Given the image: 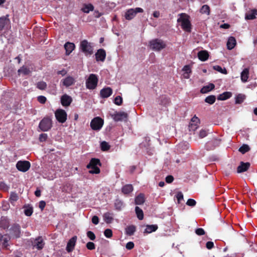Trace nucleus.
<instances>
[{"instance_id":"obj_5","label":"nucleus","mask_w":257,"mask_h":257,"mask_svg":"<svg viewBox=\"0 0 257 257\" xmlns=\"http://www.w3.org/2000/svg\"><path fill=\"white\" fill-rule=\"evenodd\" d=\"M98 79L96 75L91 74L86 80V87L89 89H94L97 84Z\"/></svg>"},{"instance_id":"obj_23","label":"nucleus","mask_w":257,"mask_h":257,"mask_svg":"<svg viewBox=\"0 0 257 257\" xmlns=\"http://www.w3.org/2000/svg\"><path fill=\"white\" fill-rule=\"evenodd\" d=\"M236 45V40L233 37H230L229 38L228 41L227 42V48L229 50L232 49Z\"/></svg>"},{"instance_id":"obj_59","label":"nucleus","mask_w":257,"mask_h":257,"mask_svg":"<svg viewBox=\"0 0 257 257\" xmlns=\"http://www.w3.org/2000/svg\"><path fill=\"white\" fill-rule=\"evenodd\" d=\"M125 247L127 249H131L134 248V243L133 242L130 241L126 243Z\"/></svg>"},{"instance_id":"obj_18","label":"nucleus","mask_w":257,"mask_h":257,"mask_svg":"<svg viewBox=\"0 0 257 257\" xmlns=\"http://www.w3.org/2000/svg\"><path fill=\"white\" fill-rule=\"evenodd\" d=\"M75 46L74 43L67 42L64 45V48L66 50V55H69L74 49Z\"/></svg>"},{"instance_id":"obj_26","label":"nucleus","mask_w":257,"mask_h":257,"mask_svg":"<svg viewBox=\"0 0 257 257\" xmlns=\"http://www.w3.org/2000/svg\"><path fill=\"white\" fill-rule=\"evenodd\" d=\"M182 70L184 71V73L183 74L184 78L188 79L190 77V73H191L190 66L188 65L185 66Z\"/></svg>"},{"instance_id":"obj_53","label":"nucleus","mask_w":257,"mask_h":257,"mask_svg":"<svg viewBox=\"0 0 257 257\" xmlns=\"http://www.w3.org/2000/svg\"><path fill=\"white\" fill-rule=\"evenodd\" d=\"M87 236L90 238V239L93 240L95 238V235L94 233L91 231H88L87 232Z\"/></svg>"},{"instance_id":"obj_15","label":"nucleus","mask_w":257,"mask_h":257,"mask_svg":"<svg viewBox=\"0 0 257 257\" xmlns=\"http://www.w3.org/2000/svg\"><path fill=\"white\" fill-rule=\"evenodd\" d=\"M76 239L77 237L75 236L69 240L66 247L68 252H71L73 249L76 243Z\"/></svg>"},{"instance_id":"obj_62","label":"nucleus","mask_w":257,"mask_h":257,"mask_svg":"<svg viewBox=\"0 0 257 257\" xmlns=\"http://www.w3.org/2000/svg\"><path fill=\"white\" fill-rule=\"evenodd\" d=\"M92 222L94 224H97L99 222V218L97 216H93L92 218Z\"/></svg>"},{"instance_id":"obj_43","label":"nucleus","mask_w":257,"mask_h":257,"mask_svg":"<svg viewBox=\"0 0 257 257\" xmlns=\"http://www.w3.org/2000/svg\"><path fill=\"white\" fill-rule=\"evenodd\" d=\"M110 148L109 145L106 142H102L101 143V148L103 151L108 150Z\"/></svg>"},{"instance_id":"obj_52","label":"nucleus","mask_w":257,"mask_h":257,"mask_svg":"<svg viewBox=\"0 0 257 257\" xmlns=\"http://www.w3.org/2000/svg\"><path fill=\"white\" fill-rule=\"evenodd\" d=\"M196 203L195 200L193 199H189L186 202V204L190 206H194Z\"/></svg>"},{"instance_id":"obj_22","label":"nucleus","mask_w":257,"mask_h":257,"mask_svg":"<svg viewBox=\"0 0 257 257\" xmlns=\"http://www.w3.org/2000/svg\"><path fill=\"white\" fill-rule=\"evenodd\" d=\"M249 75V69L245 68L241 73L240 78L242 82H246L247 81Z\"/></svg>"},{"instance_id":"obj_32","label":"nucleus","mask_w":257,"mask_h":257,"mask_svg":"<svg viewBox=\"0 0 257 257\" xmlns=\"http://www.w3.org/2000/svg\"><path fill=\"white\" fill-rule=\"evenodd\" d=\"M256 15H257V11L253 10L250 13L246 15L245 19L247 20H253L255 18Z\"/></svg>"},{"instance_id":"obj_21","label":"nucleus","mask_w":257,"mask_h":257,"mask_svg":"<svg viewBox=\"0 0 257 257\" xmlns=\"http://www.w3.org/2000/svg\"><path fill=\"white\" fill-rule=\"evenodd\" d=\"M158 228V225L156 224L147 225L146 226V228L144 231V233H151L153 232L156 231Z\"/></svg>"},{"instance_id":"obj_29","label":"nucleus","mask_w":257,"mask_h":257,"mask_svg":"<svg viewBox=\"0 0 257 257\" xmlns=\"http://www.w3.org/2000/svg\"><path fill=\"white\" fill-rule=\"evenodd\" d=\"M133 190V186L131 184H127L124 186L122 188V192L125 194L131 192Z\"/></svg>"},{"instance_id":"obj_60","label":"nucleus","mask_w":257,"mask_h":257,"mask_svg":"<svg viewBox=\"0 0 257 257\" xmlns=\"http://www.w3.org/2000/svg\"><path fill=\"white\" fill-rule=\"evenodd\" d=\"M206 246L208 249H211L214 246V243L212 241H208L206 242Z\"/></svg>"},{"instance_id":"obj_41","label":"nucleus","mask_w":257,"mask_h":257,"mask_svg":"<svg viewBox=\"0 0 257 257\" xmlns=\"http://www.w3.org/2000/svg\"><path fill=\"white\" fill-rule=\"evenodd\" d=\"M136 230V228L134 226H128L126 229V232L127 234L132 235Z\"/></svg>"},{"instance_id":"obj_48","label":"nucleus","mask_w":257,"mask_h":257,"mask_svg":"<svg viewBox=\"0 0 257 257\" xmlns=\"http://www.w3.org/2000/svg\"><path fill=\"white\" fill-rule=\"evenodd\" d=\"M207 135V132L204 129H202L199 133V137L200 139H202Z\"/></svg>"},{"instance_id":"obj_19","label":"nucleus","mask_w":257,"mask_h":257,"mask_svg":"<svg viewBox=\"0 0 257 257\" xmlns=\"http://www.w3.org/2000/svg\"><path fill=\"white\" fill-rule=\"evenodd\" d=\"M250 164L249 163L241 162L240 165L237 167V172L238 173L245 172L247 170Z\"/></svg>"},{"instance_id":"obj_25","label":"nucleus","mask_w":257,"mask_h":257,"mask_svg":"<svg viewBox=\"0 0 257 257\" xmlns=\"http://www.w3.org/2000/svg\"><path fill=\"white\" fill-rule=\"evenodd\" d=\"M198 56L200 60L205 61L208 59L209 55L206 51H201L198 53Z\"/></svg>"},{"instance_id":"obj_42","label":"nucleus","mask_w":257,"mask_h":257,"mask_svg":"<svg viewBox=\"0 0 257 257\" xmlns=\"http://www.w3.org/2000/svg\"><path fill=\"white\" fill-rule=\"evenodd\" d=\"M245 99V96L242 94L238 95L235 99V102L236 103H241L243 102V100Z\"/></svg>"},{"instance_id":"obj_51","label":"nucleus","mask_w":257,"mask_h":257,"mask_svg":"<svg viewBox=\"0 0 257 257\" xmlns=\"http://www.w3.org/2000/svg\"><path fill=\"white\" fill-rule=\"evenodd\" d=\"M33 213V209L31 207H28L25 209V214L28 216H30Z\"/></svg>"},{"instance_id":"obj_27","label":"nucleus","mask_w":257,"mask_h":257,"mask_svg":"<svg viewBox=\"0 0 257 257\" xmlns=\"http://www.w3.org/2000/svg\"><path fill=\"white\" fill-rule=\"evenodd\" d=\"M31 72L32 70L25 66L21 67L18 71L19 75L21 74H23V75H28L31 73Z\"/></svg>"},{"instance_id":"obj_4","label":"nucleus","mask_w":257,"mask_h":257,"mask_svg":"<svg viewBox=\"0 0 257 257\" xmlns=\"http://www.w3.org/2000/svg\"><path fill=\"white\" fill-rule=\"evenodd\" d=\"M144 10L141 8H136L135 9H130L127 10L124 15V18L127 20H131L135 17L138 13H143Z\"/></svg>"},{"instance_id":"obj_14","label":"nucleus","mask_w":257,"mask_h":257,"mask_svg":"<svg viewBox=\"0 0 257 257\" xmlns=\"http://www.w3.org/2000/svg\"><path fill=\"white\" fill-rule=\"evenodd\" d=\"M61 102L63 106H68L72 102V98L67 94H64L61 98Z\"/></svg>"},{"instance_id":"obj_49","label":"nucleus","mask_w":257,"mask_h":257,"mask_svg":"<svg viewBox=\"0 0 257 257\" xmlns=\"http://www.w3.org/2000/svg\"><path fill=\"white\" fill-rule=\"evenodd\" d=\"M122 102V98L120 96H116L114 99V103L117 105L121 104Z\"/></svg>"},{"instance_id":"obj_55","label":"nucleus","mask_w":257,"mask_h":257,"mask_svg":"<svg viewBox=\"0 0 257 257\" xmlns=\"http://www.w3.org/2000/svg\"><path fill=\"white\" fill-rule=\"evenodd\" d=\"M86 247L88 249L92 250L95 248V244L92 242H88L86 244Z\"/></svg>"},{"instance_id":"obj_12","label":"nucleus","mask_w":257,"mask_h":257,"mask_svg":"<svg viewBox=\"0 0 257 257\" xmlns=\"http://www.w3.org/2000/svg\"><path fill=\"white\" fill-rule=\"evenodd\" d=\"M200 122L199 119L194 115L191 119V123L189 125L190 131H195L198 127V124Z\"/></svg>"},{"instance_id":"obj_56","label":"nucleus","mask_w":257,"mask_h":257,"mask_svg":"<svg viewBox=\"0 0 257 257\" xmlns=\"http://www.w3.org/2000/svg\"><path fill=\"white\" fill-rule=\"evenodd\" d=\"M176 198L178 200V203H180L181 201L183 199V195L182 192H178L176 195Z\"/></svg>"},{"instance_id":"obj_46","label":"nucleus","mask_w":257,"mask_h":257,"mask_svg":"<svg viewBox=\"0 0 257 257\" xmlns=\"http://www.w3.org/2000/svg\"><path fill=\"white\" fill-rule=\"evenodd\" d=\"M89 173L91 174H98L100 170L97 167H92L90 169Z\"/></svg>"},{"instance_id":"obj_45","label":"nucleus","mask_w":257,"mask_h":257,"mask_svg":"<svg viewBox=\"0 0 257 257\" xmlns=\"http://www.w3.org/2000/svg\"><path fill=\"white\" fill-rule=\"evenodd\" d=\"M9 189V187L4 182H0V190L4 191H7Z\"/></svg>"},{"instance_id":"obj_28","label":"nucleus","mask_w":257,"mask_h":257,"mask_svg":"<svg viewBox=\"0 0 257 257\" xmlns=\"http://www.w3.org/2000/svg\"><path fill=\"white\" fill-rule=\"evenodd\" d=\"M231 93L230 92H225L218 96V99L224 100L230 98L231 96Z\"/></svg>"},{"instance_id":"obj_20","label":"nucleus","mask_w":257,"mask_h":257,"mask_svg":"<svg viewBox=\"0 0 257 257\" xmlns=\"http://www.w3.org/2000/svg\"><path fill=\"white\" fill-rule=\"evenodd\" d=\"M44 243L43 242V239L41 237H39L35 239L33 243L34 247H36L38 249H42L43 247Z\"/></svg>"},{"instance_id":"obj_17","label":"nucleus","mask_w":257,"mask_h":257,"mask_svg":"<svg viewBox=\"0 0 257 257\" xmlns=\"http://www.w3.org/2000/svg\"><path fill=\"white\" fill-rule=\"evenodd\" d=\"M20 227L19 225H15L12 228L11 235L14 238H18L20 236Z\"/></svg>"},{"instance_id":"obj_7","label":"nucleus","mask_w":257,"mask_h":257,"mask_svg":"<svg viewBox=\"0 0 257 257\" xmlns=\"http://www.w3.org/2000/svg\"><path fill=\"white\" fill-rule=\"evenodd\" d=\"M103 124V119L99 117H96L91 120L90 126L93 130H99L102 127Z\"/></svg>"},{"instance_id":"obj_10","label":"nucleus","mask_w":257,"mask_h":257,"mask_svg":"<svg viewBox=\"0 0 257 257\" xmlns=\"http://www.w3.org/2000/svg\"><path fill=\"white\" fill-rule=\"evenodd\" d=\"M75 79L72 76L68 75L61 80L60 84L66 87H68L74 85L75 83Z\"/></svg>"},{"instance_id":"obj_36","label":"nucleus","mask_w":257,"mask_h":257,"mask_svg":"<svg viewBox=\"0 0 257 257\" xmlns=\"http://www.w3.org/2000/svg\"><path fill=\"white\" fill-rule=\"evenodd\" d=\"M213 69L217 71L222 74H227V70L225 68H222L220 66L218 65H215L213 67Z\"/></svg>"},{"instance_id":"obj_61","label":"nucleus","mask_w":257,"mask_h":257,"mask_svg":"<svg viewBox=\"0 0 257 257\" xmlns=\"http://www.w3.org/2000/svg\"><path fill=\"white\" fill-rule=\"evenodd\" d=\"M174 178L172 176L169 175L166 177V181L168 183H171L173 182Z\"/></svg>"},{"instance_id":"obj_3","label":"nucleus","mask_w":257,"mask_h":257,"mask_svg":"<svg viewBox=\"0 0 257 257\" xmlns=\"http://www.w3.org/2000/svg\"><path fill=\"white\" fill-rule=\"evenodd\" d=\"M80 49L85 55H91L93 53V48L91 44L86 40L80 42Z\"/></svg>"},{"instance_id":"obj_31","label":"nucleus","mask_w":257,"mask_h":257,"mask_svg":"<svg viewBox=\"0 0 257 257\" xmlns=\"http://www.w3.org/2000/svg\"><path fill=\"white\" fill-rule=\"evenodd\" d=\"M100 163V161L97 159H92L90 161V163L87 165V168L90 169L92 167H97L96 165Z\"/></svg>"},{"instance_id":"obj_44","label":"nucleus","mask_w":257,"mask_h":257,"mask_svg":"<svg viewBox=\"0 0 257 257\" xmlns=\"http://www.w3.org/2000/svg\"><path fill=\"white\" fill-rule=\"evenodd\" d=\"M18 199V195L15 193H11L10 199L12 203L16 201Z\"/></svg>"},{"instance_id":"obj_57","label":"nucleus","mask_w":257,"mask_h":257,"mask_svg":"<svg viewBox=\"0 0 257 257\" xmlns=\"http://www.w3.org/2000/svg\"><path fill=\"white\" fill-rule=\"evenodd\" d=\"M195 232L198 235H202L205 234L204 229L201 228L196 229Z\"/></svg>"},{"instance_id":"obj_63","label":"nucleus","mask_w":257,"mask_h":257,"mask_svg":"<svg viewBox=\"0 0 257 257\" xmlns=\"http://www.w3.org/2000/svg\"><path fill=\"white\" fill-rule=\"evenodd\" d=\"M46 205V203L44 201H41L39 203V207L41 210H43Z\"/></svg>"},{"instance_id":"obj_24","label":"nucleus","mask_w":257,"mask_h":257,"mask_svg":"<svg viewBox=\"0 0 257 257\" xmlns=\"http://www.w3.org/2000/svg\"><path fill=\"white\" fill-rule=\"evenodd\" d=\"M214 87L215 86L213 83H210L202 88L200 91L202 93H206L213 89Z\"/></svg>"},{"instance_id":"obj_8","label":"nucleus","mask_w":257,"mask_h":257,"mask_svg":"<svg viewBox=\"0 0 257 257\" xmlns=\"http://www.w3.org/2000/svg\"><path fill=\"white\" fill-rule=\"evenodd\" d=\"M30 162L27 161H20L16 164L17 169L23 172L27 171L30 169Z\"/></svg>"},{"instance_id":"obj_2","label":"nucleus","mask_w":257,"mask_h":257,"mask_svg":"<svg viewBox=\"0 0 257 257\" xmlns=\"http://www.w3.org/2000/svg\"><path fill=\"white\" fill-rule=\"evenodd\" d=\"M166 44L160 39H154L150 42L151 49L155 51H160L166 47Z\"/></svg>"},{"instance_id":"obj_64","label":"nucleus","mask_w":257,"mask_h":257,"mask_svg":"<svg viewBox=\"0 0 257 257\" xmlns=\"http://www.w3.org/2000/svg\"><path fill=\"white\" fill-rule=\"evenodd\" d=\"M153 16L156 18H158L160 17V13L159 11H155L154 13H153Z\"/></svg>"},{"instance_id":"obj_35","label":"nucleus","mask_w":257,"mask_h":257,"mask_svg":"<svg viewBox=\"0 0 257 257\" xmlns=\"http://www.w3.org/2000/svg\"><path fill=\"white\" fill-rule=\"evenodd\" d=\"M216 97L214 95H209L205 98V101L210 104H212L214 103Z\"/></svg>"},{"instance_id":"obj_37","label":"nucleus","mask_w":257,"mask_h":257,"mask_svg":"<svg viewBox=\"0 0 257 257\" xmlns=\"http://www.w3.org/2000/svg\"><path fill=\"white\" fill-rule=\"evenodd\" d=\"M200 12L202 14H205L208 15L210 13V9L209 6L207 5H203L200 10Z\"/></svg>"},{"instance_id":"obj_54","label":"nucleus","mask_w":257,"mask_h":257,"mask_svg":"<svg viewBox=\"0 0 257 257\" xmlns=\"http://www.w3.org/2000/svg\"><path fill=\"white\" fill-rule=\"evenodd\" d=\"M46 97L44 96H39L38 97V101L41 103H45L46 101Z\"/></svg>"},{"instance_id":"obj_47","label":"nucleus","mask_w":257,"mask_h":257,"mask_svg":"<svg viewBox=\"0 0 257 257\" xmlns=\"http://www.w3.org/2000/svg\"><path fill=\"white\" fill-rule=\"evenodd\" d=\"M9 239H10L9 237H8L7 236H4V237L3 239V241L1 242V244H2V245L5 247H7L8 245V242Z\"/></svg>"},{"instance_id":"obj_40","label":"nucleus","mask_w":257,"mask_h":257,"mask_svg":"<svg viewBox=\"0 0 257 257\" xmlns=\"http://www.w3.org/2000/svg\"><path fill=\"white\" fill-rule=\"evenodd\" d=\"M93 10V6L92 5H86L82 9V11L85 13H88L90 11H91Z\"/></svg>"},{"instance_id":"obj_1","label":"nucleus","mask_w":257,"mask_h":257,"mask_svg":"<svg viewBox=\"0 0 257 257\" xmlns=\"http://www.w3.org/2000/svg\"><path fill=\"white\" fill-rule=\"evenodd\" d=\"M177 22L180 24L181 28L185 31L191 32V25L189 21V17L187 15L183 13L180 14Z\"/></svg>"},{"instance_id":"obj_38","label":"nucleus","mask_w":257,"mask_h":257,"mask_svg":"<svg viewBox=\"0 0 257 257\" xmlns=\"http://www.w3.org/2000/svg\"><path fill=\"white\" fill-rule=\"evenodd\" d=\"M47 87V84L44 81L38 82L37 84V87L40 90H44Z\"/></svg>"},{"instance_id":"obj_9","label":"nucleus","mask_w":257,"mask_h":257,"mask_svg":"<svg viewBox=\"0 0 257 257\" xmlns=\"http://www.w3.org/2000/svg\"><path fill=\"white\" fill-rule=\"evenodd\" d=\"M55 115L57 120L59 122L64 123L66 120L67 113L64 110L61 109L57 110Z\"/></svg>"},{"instance_id":"obj_34","label":"nucleus","mask_w":257,"mask_h":257,"mask_svg":"<svg viewBox=\"0 0 257 257\" xmlns=\"http://www.w3.org/2000/svg\"><path fill=\"white\" fill-rule=\"evenodd\" d=\"M104 220L107 223H111L113 220V217L112 215L109 213H106L103 216Z\"/></svg>"},{"instance_id":"obj_50","label":"nucleus","mask_w":257,"mask_h":257,"mask_svg":"<svg viewBox=\"0 0 257 257\" xmlns=\"http://www.w3.org/2000/svg\"><path fill=\"white\" fill-rule=\"evenodd\" d=\"M104 234L107 238H110L112 235V232L111 229H106L104 230Z\"/></svg>"},{"instance_id":"obj_33","label":"nucleus","mask_w":257,"mask_h":257,"mask_svg":"<svg viewBox=\"0 0 257 257\" xmlns=\"http://www.w3.org/2000/svg\"><path fill=\"white\" fill-rule=\"evenodd\" d=\"M135 211L139 219L142 220L144 218L143 210L140 207L137 206L135 208Z\"/></svg>"},{"instance_id":"obj_30","label":"nucleus","mask_w":257,"mask_h":257,"mask_svg":"<svg viewBox=\"0 0 257 257\" xmlns=\"http://www.w3.org/2000/svg\"><path fill=\"white\" fill-rule=\"evenodd\" d=\"M145 202V197L143 194H140L135 199V203L137 205H141Z\"/></svg>"},{"instance_id":"obj_39","label":"nucleus","mask_w":257,"mask_h":257,"mask_svg":"<svg viewBox=\"0 0 257 257\" xmlns=\"http://www.w3.org/2000/svg\"><path fill=\"white\" fill-rule=\"evenodd\" d=\"M249 149V147L247 145H243L239 149V151L242 154H244L248 152Z\"/></svg>"},{"instance_id":"obj_16","label":"nucleus","mask_w":257,"mask_h":257,"mask_svg":"<svg viewBox=\"0 0 257 257\" xmlns=\"http://www.w3.org/2000/svg\"><path fill=\"white\" fill-rule=\"evenodd\" d=\"M112 90L110 87H106L101 89L100 91V95L103 98H107L111 95Z\"/></svg>"},{"instance_id":"obj_6","label":"nucleus","mask_w":257,"mask_h":257,"mask_svg":"<svg viewBox=\"0 0 257 257\" xmlns=\"http://www.w3.org/2000/svg\"><path fill=\"white\" fill-rule=\"evenodd\" d=\"M52 127V121L48 117L44 118L40 122L39 127L44 131L46 132L49 130Z\"/></svg>"},{"instance_id":"obj_58","label":"nucleus","mask_w":257,"mask_h":257,"mask_svg":"<svg viewBox=\"0 0 257 257\" xmlns=\"http://www.w3.org/2000/svg\"><path fill=\"white\" fill-rule=\"evenodd\" d=\"M47 138V135L45 134H42L40 135L39 140L40 142H44L46 140Z\"/></svg>"},{"instance_id":"obj_11","label":"nucleus","mask_w":257,"mask_h":257,"mask_svg":"<svg viewBox=\"0 0 257 257\" xmlns=\"http://www.w3.org/2000/svg\"><path fill=\"white\" fill-rule=\"evenodd\" d=\"M113 119L115 121H126L128 115L126 112H117L112 115Z\"/></svg>"},{"instance_id":"obj_13","label":"nucleus","mask_w":257,"mask_h":257,"mask_svg":"<svg viewBox=\"0 0 257 257\" xmlns=\"http://www.w3.org/2000/svg\"><path fill=\"white\" fill-rule=\"evenodd\" d=\"M106 57V53L104 50L102 49H99L95 54L96 61L103 62Z\"/></svg>"}]
</instances>
